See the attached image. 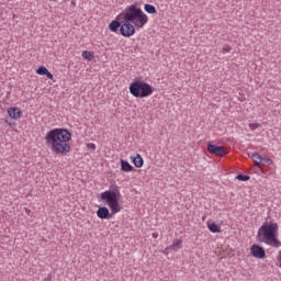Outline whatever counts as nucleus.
Listing matches in <instances>:
<instances>
[{
    "instance_id": "obj_1",
    "label": "nucleus",
    "mask_w": 281,
    "mask_h": 281,
    "mask_svg": "<svg viewBox=\"0 0 281 281\" xmlns=\"http://www.w3.org/2000/svg\"><path fill=\"white\" fill-rule=\"evenodd\" d=\"M46 146L55 155H67L71 153V132L67 128L56 127L50 130L45 136Z\"/></svg>"
},
{
    "instance_id": "obj_2",
    "label": "nucleus",
    "mask_w": 281,
    "mask_h": 281,
    "mask_svg": "<svg viewBox=\"0 0 281 281\" xmlns=\"http://www.w3.org/2000/svg\"><path fill=\"white\" fill-rule=\"evenodd\" d=\"M120 187L117 186L113 187L111 190L102 192L101 201H104L111 211H109V207L106 206H100L97 211L98 218H101L102 221L113 218L114 214L122 212V206L120 205Z\"/></svg>"
},
{
    "instance_id": "obj_3",
    "label": "nucleus",
    "mask_w": 281,
    "mask_h": 281,
    "mask_svg": "<svg viewBox=\"0 0 281 281\" xmlns=\"http://www.w3.org/2000/svg\"><path fill=\"white\" fill-rule=\"evenodd\" d=\"M117 19H123L127 23H133L136 30H142L148 23V15L144 13L139 3L135 2L125 8V10L117 15Z\"/></svg>"
},
{
    "instance_id": "obj_4",
    "label": "nucleus",
    "mask_w": 281,
    "mask_h": 281,
    "mask_svg": "<svg viewBox=\"0 0 281 281\" xmlns=\"http://www.w3.org/2000/svg\"><path fill=\"white\" fill-rule=\"evenodd\" d=\"M278 223L270 221L265 222L257 233L259 243H266L270 247H280L281 243L278 240Z\"/></svg>"
},
{
    "instance_id": "obj_5",
    "label": "nucleus",
    "mask_w": 281,
    "mask_h": 281,
    "mask_svg": "<svg viewBox=\"0 0 281 281\" xmlns=\"http://www.w3.org/2000/svg\"><path fill=\"white\" fill-rule=\"evenodd\" d=\"M155 89L148 82L135 79L130 85V93L133 98H148L153 95Z\"/></svg>"
},
{
    "instance_id": "obj_6",
    "label": "nucleus",
    "mask_w": 281,
    "mask_h": 281,
    "mask_svg": "<svg viewBox=\"0 0 281 281\" xmlns=\"http://www.w3.org/2000/svg\"><path fill=\"white\" fill-rule=\"evenodd\" d=\"M206 150L216 157H225L227 155V148L225 146H218L212 143L206 144Z\"/></svg>"
},
{
    "instance_id": "obj_7",
    "label": "nucleus",
    "mask_w": 281,
    "mask_h": 281,
    "mask_svg": "<svg viewBox=\"0 0 281 281\" xmlns=\"http://www.w3.org/2000/svg\"><path fill=\"white\" fill-rule=\"evenodd\" d=\"M135 25H133V22L125 21L121 29L120 34L121 36H124L125 38H131V36L135 35Z\"/></svg>"
},
{
    "instance_id": "obj_8",
    "label": "nucleus",
    "mask_w": 281,
    "mask_h": 281,
    "mask_svg": "<svg viewBox=\"0 0 281 281\" xmlns=\"http://www.w3.org/2000/svg\"><path fill=\"white\" fill-rule=\"evenodd\" d=\"M250 254L254 258H258L259 260H263V258H267V251H265L262 246L258 244H254L250 247Z\"/></svg>"
},
{
    "instance_id": "obj_9",
    "label": "nucleus",
    "mask_w": 281,
    "mask_h": 281,
    "mask_svg": "<svg viewBox=\"0 0 281 281\" xmlns=\"http://www.w3.org/2000/svg\"><path fill=\"white\" fill-rule=\"evenodd\" d=\"M8 115L11 120H21L23 117V111L19 106H12L8 109Z\"/></svg>"
},
{
    "instance_id": "obj_10",
    "label": "nucleus",
    "mask_w": 281,
    "mask_h": 281,
    "mask_svg": "<svg viewBox=\"0 0 281 281\" xmlns=\"http://www.w3.org/2000/svg\"><path fill=\"white\" fill-rule=\"evenodd\" d=\"M206 225L209 231L212 232V234H221V226H218V224H216L212 220H209L206 222Z\"/></svg>"
},
{
    "instance_id": "obj_11",
    "label": "nucleus",
    "mask_w": 281,
    "mask_h": 281,
    "mask_svg": "<svg viewBox=\"0 0 281 281\" xmlns=\"http://www.w3.org/2000/svg\"><path fill=\"white\" fill-rule=\"evenodd\" d=\"M121 170L122 172H133L135 170V167L128 162V160L121 159Z\"/></svg>"
},
{
    "instance_id": "obj_12",
    "label": "nucleus",
    "mask_w": 281,
    "mask_h": 281,
    "mask_svg": "<svg viewBox=\"0 0 281 281\" xmlns=\"http://www.w3.org/2000/svg\"><path fill=\"white\" fill-rule=\"evenodd\" d=\"M109 30L110 32H117L119 30H122V22L120 21V19H116L114 21H112L110 24H109Z\"/></svg>"
},
{
    "instance_id": "obj_13",
    "label": "nucleus",
    "mask_w": 281,
    "mask_h": 281,
    "mask_svg": "<svg viewBox=\"0 0 281 281\" xmlns=\"http://www.w3.org/2000/svg\"><path fill=\"white\" fill-rule=\"evenodd\" d=\"M182 247H183V240L177 239L176 241H173L172 245L168 246L166 248V250H168V251H179V249H181Z\"/></svg>"
},
{
    "instance_id": "obj_14",
    "label": "nucleus",
    "mask_w": 281,
    "mask_h": 281,
    "mask_svg": "<svg viewBox=\"0 0 281 281\" xmlns=\"http://www.w3.org/2000/svg\"><path fill=\"white\" fill-rule=\"evenodd\" d=\"M131 159L135 168H142L144 166V158L142 157V155L136 154V157H131Z\"/></svg>"
},
{
    "instance_id": "obj_15",
    "label": "nucleus",
    "mask_w": 281,
    "mask_h": 281,
    "mask_svg": "<svg viewBox=\"0 0 281 281\" xmlns=\"http://www.w3.org/2000/svg\"><path fill=\"white\" fill-rule=\"evenodd\" d=\"M262 155H260L259 153H254L251 155V159L254 160L257 168H260V166H262Z\"/></svg>"
},
{
    "instance_id": "obj_16",
    "label": "nucleus",
    "mask_w": 281,
    "mask_h": 281,
    "mask_svg": "<svg viewBox=\"0 0 281 281\" xmlns=\"http://www.w3.org/2000/svg\"><path fill=\"white\" fill-rule=\"evenodd\" d=\"M144 10H145V12H147V14H157V8H155V5H153V4L146 3L144 5Z\"/></svg>"
},
{
    "instance_id": "obj_17",
    "label": "nucleus",
    "mask_w": 281,
    "mask_h": 281,
    "mask_svg": "<svg viewBox=\"0 0 281 281\" xmlns=\"http://www.w3.org/2000/svg\"><path fill=\"white\" fill-rule=\"evenodd\" d=\"M82 58H85V60H93L95 58V55L91 50H83Z\"/></svg>"
},
{
    "instance_id": "obj_18",
    "label": "nucleus",
    "mask_w": 281,
    "mask_h": 281,
    "mask_svg": "<svg viewBox=\"0 0 281 281\" xmlns=\"http://www.w3.org/2000/svg\"><path fill=\"white\" fill-rule=\"evenodd\" d=\"M48 69L47 67L45 66H40L37 69H36V74L38 76H45L47 74Z\"/></svg>"
},
{
    "instance_id": "obj_19",
    "label": "nucleus",
    "mask_w": 281,
    "mask_h": 281,
    "mask_svg": "<svg viewBox=\"0 0 281 281\" xmlns=\"http://www.w3.org/2000/svg\"><path fill=\"white\" fill-rule=\"evenodd\" d=\"M236 179L238 181H249V179H251V177L249 175L238 173L236 176Z\"/></svg>"
},
{
    "instance_id": "obj_20",
    "label": "nucleus",
    "mask_w": 281,
    "mask_h": 281,
    "mask_svg": "<svg viewBox=\"0 0 281 281\" xmlns=\"http://www.w3.org/2000/svg\"><path fill=\"white\" fill-rule=\"evenodd\" d=\"M273 164V160L268 157H263L261 161V166H271Z\"/></svg>"
},
{
    "instance_id": "obj_21",
    "label": "nucleus",
    "mask_w": 281,
    "mask_h": 281,
    "mask_svg": "<svg viewBox=\"0 0 281 281\" xmlns=\"http://www.w3.org/2000/svg\"><path fill=\"white\" fill-rule=\"evenodd\" d=\"M228 52H232V46H229V45H225V46H223V48H222V54H228Z\"/></svg>"
},
{
    "instance_id": "obj_22",
    "label": "nucleus",
    "mask_w": 281,
    "mask_h": 281,
    "mask_svg": "<svg viewBox=\"0 0 281 281\" xmlns=\"http://www.w3.org/2000/svg\"><path fill=\"white\" fill-rule=\"evenodd\" d=\"M249 128H250V131H256V128H260V124L259 123H250Z\"/></svg>"
},
{
    "instance_id": "obj_23",
    "label": "nucleus",
    "mask_w": 281,
    "mask_h": 281,
    "mask_svg": "<svg viewBox=\"0 0 281 281\" xmlns=\"http://www.w3.org/2000/svg\"><path fill=\"white\" fill-rule=\"evenodd\" d=\"M87 148H88L89 150H95V144H93V143H88V144H87Z\"/></svg>"
},
{
    "instance_id": "obj_24",
    "label": "nucleus",
    "mask_w": 281,
    "mask_h": 281,
    "mask_svg": "<svg viewBox=\"0 0 281 281\" xmlns=\"http://www.w3.org/2000/svg\"><path fill=\"white\" fill-rule=\"evenodd\" d=\"M46 78H48V80H54V75L48 70L45 74Z\"/></svg>"
},
{
    "instance_id": "obj_25",
    "label": "nucleus",
    "mask_w": 281,
    "mask_h": 281,
    "mask_svg": "<svg viewBox=\"0 0 281 281\" xmlns=\"http://www.w3.org/2000/svg\"><path fill=\"white\" fill-rule=\"evenodd\" d=\"M260 172H262V175H267V170H265V168H262V165H260V167H258Z\"/></svg>"
},
{
    "instance_id": "obj_26",
    "label": "nucleus",
    "mask_w": 281,
    "mask_h": 281,
    "mask_svg": "<svg viewBox=\"0 0 281 281\" xmlns=\"http://www.w3.org/2000/svg\"><path fill=\"white\" fill-rule=\"evenodd\" d=\"M151 236L153 238H159V233H153Z\"/></svg>"
},
{
    "instance_id": "obj_27",
    "label": "nucleus",
    "mask_w": 281,
    "mask_h": 281,
    "mask_svg": "<svg viewBox=\"0 0 281 281\" xmlns=\"http://www.w3.org/2000/svg\"><path fill=\"white\" fill-rule=\"evenodd\" d=\"M25 213L30 216V214H32V210L25 209Z\"/></svg>"
},
{
    "instance_id": "obj_28",
    "label": "nucleus",
    "mask_w": 281,
    "mask_h": 281,
    "mask_svg": "<svg viewBox=\"0 0 281 281\" xmlns=\"http://www.w3.org/2000/svg\"><path fill=\"white\" fill-rule=\"evenodd\" d=\"M5 124H9V126H12V123H9L8 120H5Z\"/></svg>"
}]
</instances>
